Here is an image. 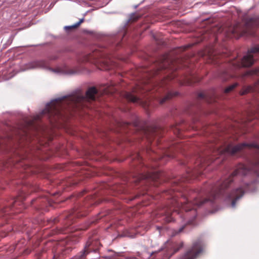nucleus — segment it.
I'll return each instance as SVG.
<instances>
[{
  "label": "nucleus",
  "instance_id": "f257e3e1",
  "mask_svg": "<svg viewBox=\"0 0 259 259\" xmlns=\"http://www.w3.org/2000/svg\"><path fill=\"white\" fill-rule=\"evenodd\" d=\"M119 90L118 85L114 83L104 84L98 90L94 87L90 88L85 95L78 93L52 100L47 105L40 114L34 117L33 121L27 123L25 127L20 126L15 129L12 135L9 136V140L14 144H17L18 148L21 149L33 139L31 130L35 128L34 121L46 116L51 122H57L59 119L65 117L67 112L72 114V112H76L88 107L89 101H94L95 96L99 93L101 94H112Z\"/></svg>",
  "mask_w": 259,
  "mask_h": 259
},
{
  "label": "nucleus",
  "instance_id": "f03ea898",
  "mask_svg": "<svg viewBox=\"0 0 259 259\" xmlns=\"http://www.w3.org/2000/svg\"><path fill=\"white\" fill-rule=\"evenodd\" d=\"M179 62L167 54L161 56L154 65V70L148 71L145 76L146 78L139 84L142 91L139 92V96L149 92L148 95L155 98L160 104L177 96L178 93L170 91L167 82L177 76Z\"/></svg>",
  "mask_w": 259,
  "mask_h": 259
},
{
  "label": "nucleus",
  "instance_id": "7ed1b4c3",
  "mask_svg": "<svg viewBox=\"0 0 259 259\" xmlns=\"http://www.w3.org/2000/svg\"><path fill=\"white\" fill-rule=\"evenodd\" d=\"M259 52V45L248 50L247 54L245 55L241 61L236 59L232 60L229 64V69L222 72L220 74V77L224 81L233 77H244L246 76H250L256 74L259 72L258 70L248 71L240 75L234 72L241 67H247L252 65L254 62V54Z\"/></svg>",
  "mask_w": 259,
  "mask_h": 259
},
{
  "label": "nucleus",
  "instance_id": "20e7f679",
  "mask_svg": "<svg viewBox=\"0 0 259 259\" xmlns=\"http://www.w3.org/2000/svg\"><path fill=\"white\" fill-rule=\"evenodd\" d=\"M258 27L259 15H255L250 18H243L242 23H236L228 29L227 35L229 37L236 38L244 35H253Z\"/></svg>",
  "mask_w": 259,
  "mask_h": 259
},
{
  "label": "nucleus",
  "instance_id": "39448f33",
  "mask_svg": "<svg viewBox=\"0 0 259 259\" xmlns=\"http://www.w3.org/2000/svg\"><path fill=\"white\" fill-rule=\"evenodd\" d=\"M132 165L133 166L137 165V172L133 175V182L138 183L143 180H151L156 181L161 177V174L157 170H153V167L149 168L144 165L143 159L139 153L134 154L132 157Z\"/></svg>",
  "mask_w": 259,
  "mask_h": 259
},
{
  "label": "nucleus",
  "instance_id": "423d86ee",
  "mask_svg": "<svg viewBox=\"0 0 259 259\" xmlns=\"http://www.w3.org/2000/svg\"><path fill=\"white\" fill-rule=\"evenodd\" d=\"M138 124V122L136 121L133 125V126L138 131L137 132H139L143 138H145L150 144H152L153 142L154 143V145L158 143L159 139L161 137L163 132V130L161 127L152 125L140 128Z\"/></svg>",
  "mask_w": 259,
  "mask_h": 259
},
{
  "label": "nucleus",
  "instance_id": "0eeeda50",
  "mask_svg": "<svg viewBox=\"0 0 259 259\" xmlns=\"http://www.w3.org/2000/svg\"><path fill=\"white\" fill-rule=\"evenodd\" d=\"M82 61L94 63L101 70H108L111 67L110 59L107 58L105 53L101 50H96L92 54L85 56Z\"/></svg>",
  "mask_w": 259,
  "mask_h": 259
},
{
  "label": "nucleus",
  "instance_id": "6e6552de",
  "mask_svg": "<svg viewBox=\"0 0 259 259\" xmlns=\"http://www.w3.org/2000/svg\"><path fill=\"white\" fill-rule=\"evenodd\" d=\"M202 158L199 160V161L196 163L195 167L193 169L189 168L187 170L186 175L181 178V179L175 180L174 183L178 188H174L172 191H179L180 188L183 187L182 182H189L192 179L197 178L199 176L202 174L204 169V165L202 163Z\"/></svg>",
  "mask_w": 259,
  "mask_h": 259
},
{
  "label": "nucleus",
  "instance_id": "1a4fd4ad",
  "mask_svg": "<svg viewBox=\"0 0 259 259\" xmlns=\"http://www.w3.org/2000/svg\"><path fill=\"white\" fill-rule=\"evenodd\" d=\"M141 91H142V89L140 84H138L133 89L132 93L124 92L121 94V96L128 102L139 104L144 108H148L151 105V101L149 98L144 100L140 96H139V92Z\"/></svg>",
  "mask_w": 259,
  "mask_h": 259
},
{
  "label": "nucleus",
  "instance_id": "9d476101",
  "mask_svg": "<svg viewBox=\"0 0 259 259\" xmlns=\"http://www.w3.org/2000/svg\"><path fill=\"white\" fill-rule=\"evenodd\" d=\"M204 244L201 239L194 241L191 247L179 259H196L203 251Z\"/></svg>",
  "mask_w": 259,
  "mask_h": 259
},
{
  "label": "nucleus",
  "instance_id": "9b49d317",
  "mask_svg": "<svg viewBox=\"0 0 259 259\" xmlns=\"http://www.w3.org/2000/svg\"><path fill=\"white\" fill-rule=\"evenodd\" d=\"M148 152L150 153L151 152L152 153L151 157L154 160L159 161V163L158 165L163 164L165 162V160H164L166 158H174L175 157V152L173 150V148H169L164 149L162 151V154H157L155 153L153 150L151 149L147 150Z\"/></svg>",
  "mask_w": 259,
  "mask_h": 259
},
{
  "label": "nucleus",
  "instance_id": "f8f14e48",
  "mask_svg": "<svg viewBox=\"0 0 259 259\" xmlns=\"http://www.w3.org/2000/svg\"><path fill=\"white\" fill-rule=\"evenodd\" d=\"M99 244V243L98 240H89L85 245L84 249L74 256L72 259H84L87 255L91 251H95L98 249V247L95 248L94 246H97Z\"/></svg>",
  "mask_w": 259,
  "mask_h": 259
},
{
  "label": "nucleus",
  "instance_id": "ddd939ff",
  "mask_svg": "<svg viewBox=\"0 0 259 259\" xmlns=\"http://www.w3.org/2000/svg\"><path fill=\"white\" fill-rule=\"evenodd\" d=\"M87 207V206H85L79 209L73 210L71 213L65 215L66 219H67V227H68L73 223L72 219L74 217L79 218L87 215L88 212L85 210Z\"/></svg>",
  "mask_w": 259,
  "mask_h": 259
},
{
  "label": "nucleus",
  "instance_id": "4468645a",
  "mask_svg": "<svg viewBox=\"0 0 259 259\" xmlns=\"http://www.w3.org/2000/svg\"><path fill=\"white\" fill-rule=\"evenodd\" d=\"M27 65V69H34L37 68H47L48 67L49 64L47 61L38 60L30 62Z\"/></svg>",
  "mask_w": 259,
  "mask_h": 259
},
{
  "label": "nucleus",
  "instance_id": "2eb2a0df",
  "mask_svg": "<svg viewBox=\"0 0 259 259\" xmlns=\"http://www.w3.org/2000/svg\"><path fill=\"white\" fill-rule=\"evenodd\" d=\"M198 98L199 99H204L207 102L212 103L215 101L216 95L213 92L211 94L208 93L203 92L200 93L198 95Z\"/></svg>",
  "mask_w": 259,
  "mask_h": 259
},
{
  "label": "nucleus",
  "instance_id": "dca6fc26",
  "mask_svg": "<svg viewBox=\"0 0 259 259\" xmlns=\"http://www.w3.org/2000/svg\"><path fill=\"white\" fill-rule=\"evenodd\" d=\"M258 86H259V80L254 86L249 85L247 87H244L240 91V94L241 95H245L249 92H259V89H258Z\"/></svg>",
  "mask_w": 259,
  "mask_h": 259
},
{
  "label": "nucleus",
  "instance_id": "f3484780",
  "mask_svg": "<svg viewBox=\"0 0 259 259\" xmlns=\"http://www.w3.org/2000/svg\"><path fill=\"white\" fill-rule=\"evenodd\" d=\"M20 152V151H19V150H18V151L17 152L18 153V154L19 155V159L17 160V162L18 163L17 164L22 166L24 164L26 167H28V165L27 164L23 163L21 161L28 159L30 158V156L28 154L26 153V151H25V153H23V152H24V150H22V151H21V152H22V153H19Z\"/></svg>",
  "mask_w": 259,
  "mask_h": 259
},
{
  "label": "nucleus",
  "instance_id": "a211bd4d",
  "mask_svg": "<svg viewBox=\"0 0 259 259\" xmlns=\"http://www.w3.org/2000/svg\"><path fill=\"white\" fill-rule=\"evenodd\" d=\"M186 79V82L189 84L199 81V79L194 75H191V76L187 78Z\"/></svg>",
  "mask_w": 259,
  "mask_h": 259
},
{
  "label": "nucleus",
  "instance_id": "6ab92c4d",
  "mask_svg": "<svg viewBox=\"0 0 259 259\" xmlns=\"http://www.w3.org/2000/svg\"><path fill=\"white\" fill-rule=\"evenodd\" d=\"M238 85V83L236 82L233 83L232 85H229L227 88H226L224 91V92L226 94L230 93L231 91H233L236 87Z\"/></svg>",
  "mask_w": 259,
  "mask_h": 259
},
{
  "label": "nucleus",
  "instance_id": "aec40b11",
  "mask_svg": "<svg viewBox=\"0 0 259 259\" xmlns=\"http://www.w3.org/2000/svg\"><path fill=\"white\" fill-rule=\"evenodd\" d=\"M83 19H80L77 23H75V24L70 26H66L65 28L69 29L76 28L80 25L81 23L83 22Z\"/></svg>",
  "mask_w": 259,
  "mask_h": 259
},
{
  "label": "nucleus",
  "instance_id": "412c9836",
  "mask_svg": "<svg viewBox=\"0 0 259 259\" xmlns=\"http://www.w3.org/2000/svg\"><path fill=\"white\" fill-rule=\"evenodd\" d=\"M65 215H62L60 217V218H54L53 219H51L49 220V222L50 224H56V223L60 221V219H64Z\"/></svg>",
  "mask_w": 259,
  "mask_h": 259
},
{
  "label": "nucleus",
  "instance_id": "4be33fe9",
  "mask_svg": "<svg viewBox=\"0 0 259 259\" xmlns=\"http://www.w3.org/2000/svg\"><path fill=\"white\" fill-rule=\"evenodd\" d=\"M171 129L173 131L175 134L178 135H180V128L178 127L177 125H172L171 126Z\"/></svg>",
  "mask_w": 259,
  "mask_h": 259
},
{
  "label": "nucleus",
  "instance_id": "5701e85b",
  "mask_svg": "<svg viewBox=\"0 0 259 259\" xmlns=\"http://www.w3.org/2000/svg\"><path fill=\"white\" fill-rule=\"evenodd\" d=\"M184 246V243L181 242L178 244L174 248V252L173 253H175L178 251L181 248H182Z\"/></svg>",
  "mask_w": 259,
  "mask_h": 259
},
{
  "label": "nucleus",
  "instance_id": "b1692460",
  "mask_svg": "<svg viewBox=\"0 0 259 259\" xmlns=\"http://www.w3.org/2000/svg\"><path fill=\"white\" fill-rule=\"evenodd\" d=\"M186 226V224H185V225H183L178 230H175L174 233V235H177V234H178L179 233H181L183 231L184 228H185Z\"/></svg>",
  "mask_w": 259,
  "mask_h": 259
},
{
  "label": "nucleus",
  "instance_id": "393cba45",
  "mask_svg": "<svg viewBox=\"0 0 259 259\" xmlns=\"http://www.w3.org/2000/svg\"><path fill=\"white\" fill-rule=\"evenodd\" d=\"M121 125L123 127H128L131 125V123L127 122H123L122 123H121Z\"/></svg>",
  "mask_w": 259,
  "mask_h": 259
},
{
  "label": "nucleus",
  "instance_id": "a878e982",
  "mask_svg": "<svg viewBox=\"0 0 259 259\" xmlns=\"http://www.w3.org/2000/svg\"><path fill=\"white\" fill-rule=\"evenodd\" d=\"M10 209L9 208H4L1 209V213L3 215H4L8 211V209Z\"/></svg>",
  "mask_w": 259,
  "mask_h": 259
},
{
  "label": "nucleus",
  "instance_id": "bb28decb",
  "mask_svg": "<svg viewBox=\"0 0 259 259\" xmlns=\"http://www.w3.org/2000/svg\"><path fill=\"white\" fill-rule=\"evenodd\" d=\"M58 58V57L56 55L52 56L50 57L51 60H55Z\"/></svg>",
  "mask_w": 259,
  "mask_h": 259
},
{
  "label": "nucleus",
  "instance_id": "cd10ccee",
  "mask_svg": "<svg viewBox=\"0 0 259 259\" xmlns=\"http://www.w3.org/2000/svg\"><path fill=\"white\" fill-rule=\"evenodd\" d=\"M187 224H189V225H193V220H189V221H188L187 222Z\"/></svg>",
  "mask_w": 259,
  "mask_h": 259
},
{
  "label": "nucleus",
  "instance_id": "c85d7f7f",
  "mask_svg": "<svg viewBox=\"0 0 259 259\" xmlns=\"http://www.w3.org/2000/svg\"><path fill=\"white\" fill-rule=\"evenodd\" d=\"M75 73V71H73V70H70V71H69V72H68V73L70 74H74Z\"/></svg>",
  "mask_w": 259,
  "mask_h": 259
},
{
  "label": "nucleus",
  "instance_id": "c756f323",
  "mask_svg": "<svg viewBox=\"0 0 259 259\" xmlns=\"http://www.w3.org/2000/svg\"><path fill=\"white\" fill-rule=\"evenodd\" d=\"M54 71H55V72H60V69H57L56 70H54Z\"/></svg>",
  "mask_w": 259,
  "mask_h": 259
},
{
  "label": "nucleus",
  "instance_id": "7c9ffc66",
  "mask_svg": "<svg viewBox=\"0 0 259 259\" xmlns=\"http://www.w3.org/2000/svg\"><path fill=\"white\" fill-rule=\"evenodd\" d=\"M139 19V17H137L135 19H134V21H136Z\"/></svg>",
  "mask_w": 259,
  "mask_h": 259
},
{
  "label": "nucleus",
  "instance_id": "2f4dec72",
  "mask_svg": "<svg viewBox=\"0 0 259 259\" xmlns=\"http://www.w3.org/2000/svg\"><path fill=\"white\" fill-rule=\"evenodd\" d=\"M16 203V201L13 202V206L14 205V204Z\"/></svg>",
  "mask_w": 259,
  "mask_h": 259
},
{
  "label": "nucleus",
  "instance_id": "473e14b6",
  "mask_svg": "<svg viewBox=\"0 0 259 259\" xmlns=\"http://www.w3.org/2000/svg\"><path fill=\"white\" fill-rule=\"evenodd\" d=\"M187 217H188V214H187V213H186V214H185V218H187Z\"/></svg>",
  "mask_w": 259,
  "mask_h": 259
},
{
  "label": "nucleus",
  "instance_id": "72a5a7b5",
  "mask_svg": "<svg viewBox=\"0 0 259 259\" xmlns=\"http://www.w3.org/2000/svg\"><path fill=\"white\" fill-rule=\"evenodd\" d=\"M212 60H214V57H212Z\"/></svg>",
  "mask_w": 259,
  "mask_h": 259
}]
</instances>
